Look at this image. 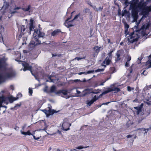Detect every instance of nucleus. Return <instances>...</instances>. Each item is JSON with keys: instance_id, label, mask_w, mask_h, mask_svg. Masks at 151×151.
Instances as JSON below:
<instances>
[{"instance_id": "obj_29", "label": "nucleus", "mask_w": 151, "mask_h": 151, "mask_svg": "<svg viewBox=\"0 0 151 151\" xmlns=\"http://www.w3.org/2000/svg\"><path fill=\"white\" fill-rule=\"evenodd\" d=\"M89 147V146L84 147L82 146H79L78 147H76V148L78 149H82L86 148Z\"/></svg>"}, {"instance_id": "obj_37", "label": "nucleus", "mask_w": 151, "mask_h": 151, "mask_svg": "<svg viewBox=\"0 0 151 151\" xmlns=\"http://www.w3.org/2000/svg\"><path fill=\"white\" fill-rule=\"evenodd\" d=\"M21 59V58H20V57L18 58H17L15 59V60L18 62H19V63L20 64H21V63H22V61H21V60H19Z\"/></svg>"}, {"instance_id": "obj_33", "label": "nucleus", "mask_w": 151, "mask_h": 151, "mask_svg": "<svg viewBox=\"0 0 151 151\" xmlns=\"http://www.w3.org/2000/svg\"><path fill=\"white\" fill-rule=\"evenodd\" d=\"M110 70L112 73H114L115 72V68L114 67H111Z\"/></svg>"}, {"instance_id": "obj_8", "label": "nucleus", "mask_w": 151, "mask_h": 151, "mask_svg": "<svg viewBox=\"0 0 151 151\" xmlns=\"http://www.w3.org/2000/svg\"><path fill=\"white\" fill-rule=\"evenodd\" d=\"M71 125V124L64 120L62 125V128L64 130L66 131L70 129L69 127Z\"/></svg>"}, {"instance_id": "obj_55", "label": "nucleus", "mask_w": 151, "mask_h": 151, "mask_svg": "<svg viewBox=\"0 0 151 151\" xmlns=\"http://www.w3.org/2000/svg\"><path fill=\"white\" fill-rule=\"evenodd\" d=\"M132 137V136L130 135H128L127 136V138H129Z\"/></svg>"}, {"instance_id": "obj_40", "label": "nucleus", "mask_w": 151, "mask_h": 151, "mask_svg": "<svg viewBox=\"0 0 151 151\" xmlns=\"http://www.w3.org/2000/svg\"><path fill=\"white\" fill-rule=\"evenodd\" d=\"M113 52V50H110L109 53H108V55L109 58H111L112 54Z\"/></svg>"}, {"instance_id": "obj_50", "label": "nucleus", "mask_w": 151, "mask_h": 151, "mask_svg": "<svg viewBox=\"0 0 151 151\" xmlns=\"http://www.w3.org/2000/svg\"><path fill=\"white\" fill-rule=\"evenodd\" d=\"M32 135L33 136V138H34V139H36V140H38V139H39V138H38H38H36L34 136V135H33V134H32Z\"/></svg>"}, {"instance_id": "obj_56", "label": "nucleus", "mask_w": 151, "mask_h": 151, "mask_svg": "<svg viewBox=\"0 0 151 151\" xmlns=\"http://www.w3.org/2000/svg\"><path fill=\"white\" fill-rule=\"evenodd\" d=\"M52 57L56 56H57V55H57V54H52Z\"/></svg>"}, {"instance_id": "obj_63", "label": "nucleus", "mask_w": 151, "mask_h": 151, "mask_svg": "<svg viewBox=\"0 0 151 151\" xmlns=\"http://www.w3.org/2000/svg\"><path fill=\"white\" fill-rule=\"evenodd\" d=\"M149 59H150V60H151V55H149Z\"/></svg>"}, {"instance_id": "obj_54", "label": "nucleus", "mask_w": 151, "mask_h": 151, "mask_svg": "<svg viewBox=\"0 0 151 151\" xmlns=\"http://www.w3.org/2000/svg\"><path fill=\"white\" fill-rule=\"evenodd\" d=\"M107 41H108V43H111V44H112V43H111V42H110V39H107Z\"/></svg>"}, {"instance_id": "obj_26", "label": "nucleus", "mask_w": 151, "mask_h": 151, "mask_svg": "<svg viewBox=\"0 0 151 151\" xmlns=\"http://www.w3.org/2000/svg\"><path fill=\"white\" fill-rule=\"evenodd\" d=\"M18 99V97L15 98V97H12L10 98L9 99V101L10 102H12L13 101H16Z\"/></svg>"}, {"instance_id": "obj_6", "label": "nucleus", "mask_w": 151, "mask_h": 151, "mask_svg": "<svg viewBox=\"0 0 151 151\" xmlns=\"http://www.w3.org/2000/svg\"><path fill=\"white\" fill-rule=\"evenodd\" d=\"M87 12H90V13H91L89 9L88 8L85 9L83 10V13H79L78 14L76 15L74 17L73 19H78V17H80V20H81V21L83 20V16L85 15L87 13Z\"/></svg>"}, {"instance_id": "obj_30", "label": "nucleus", "mask_w": 151, "mask_h": 151, "mask_svg": "<svg viewBox=\"0 0 151 151\" xmlns=\"http://www.w3.org/2000/svg\"><path fill=\"white\" fill-rule=\"evenodd\" d=\"M9 6V3L7 2H5L4 4V8L6 9H8Z\"/></svg>"}, {"instance_id": "obj_16", "label": "nucleus", "mask_w": 151, "mask_h": 151, "mask_svg": "<svg viewBox=\"0 0 151 151\" xmlns=\"http://www.w3.org/2000/svg\"><path fill=\"white\" fill-rule=\"evenodd\" d=\"M119 51H118L116 54V58L115 59V61L116 62L119 61L121 60V58H120L121 55L119 53Z\"/></svg>"}, {"instance_id": "obj_27", "label": "nucleus", "mask_w": 151, "mask_h": 151, "mask_svg": "<svg viewBox=\"0 0 151 151\" xmlns=\"http://www.w3.org/2000/svg\"><path fill=\"white\" fill-rule=\"evenodd\" d=\"M41 111L43 112L46 114L47 116H49V109L48 110H47L45 109L42 110Z\"/></svg>"}, {"instance_id": "obj_24", "label": "nucleus", "mask_w": 151, "mask_h": 151, "mask_svg": "<svg viewBox=\"0 0 151 151\" xmlns=\"http://www.w3.org/2000/svg\"><path fill=\"white\" fill-rule=\"evenodd\" d=\"M139 0H132V4L134 6L133 7H136V6L138 3Z\"/></svg>"}, {"instance_id": "obj_17", "label": "nucleus", "mask_w": 151, "mask_h": 151, "mask_svg": "<svg viewBox=\"0 0 151 151\" xmlns=\"http://www.w3.org/2000/svg\"><path fill=\"white\" fill-rule=\"evenodd\" d=\"M135 109H136L137 110V111H136L137 114L138 115L139 113L142 111V106H137L134 107Z\"/></svg>"}, {"instance_id": "obj_25", "label": "nucleus", "mask_w": 151, "mask_h": 151, "mask_svg": "<svg viewBox=\"0 0 151 151\" xmlns=\"http://www.w3.org/2000/svg\"><path fill=\"white\" fill-rule=\"evenodd\" d=\"M4 76L1 74H0V84L4 82Z\"/></svg>"}, {"instance_id": "obj_47", "label": "nucleus", "mask_w": 151, "mask_h": 151, "mask_svg": "<svg viewBox=\"0 0 151 151\" xmlns=\"http://www.w3.org/2000/svg\"><path fill=\"white\" fill-rule=\"evenodd\" d=\"M19 97H21L22 96V95L20 93H19L17 95Z\"/></svg>"}, {"instance_id": "obj_5", "label": "nucleus", "mask_w": 151, "mask_h": 151, "mask_svg": "<svg viewBox=\"0 0 151 151\" xmlns=\"http://www.w3.org/2000/svg\"><path fill=\"white\" fill-rule=\"evenodd\" d=\"M128 29H125V34H126V36H127V35H129V36H127V40L129 42L131 43H133L135 41H137V39L135 38V36H134V32L131 33L130 34H129V32L128 30Z\"/></svg>"}, {"instance_id": "obj_10", "label": "nucleus", "mask_w": 151, "mask_h": 151, "mask_svg": "<svg viewBox=\"0 0 151 151\" xmlns=\"http://www.w3.org/2000/svg\"><path fill=\"white\" fill-rule=\"evenodd\" d=\"M15 73L13 72H9L6 73H5V75L3 76L5 78H9L15 76Z\"/></svg>"}, {"instance_id": "obj_38", "label": "nucleus", "mask_w": 151, "mask_h": 151, "mask_svg": "<svg viewBox=\"0 0 151 151\" xmlns=\"http://www.w3.org/2000/svg\"><path fill=\"white\" fill-rule=\"evenodd\" d=\"M33 93V91L32 88H29V93L30 96H31Z\"/></svg>"}, {"instance_id": "obj_23", "label": "nucleus", "mask_w": 151, "mask_h": 151, "mask_svg": "<svg viewBox=\"0 0 151 151\" xmlns=\"http://www.w3.org/2000/svg\"><path fill=\"white\" fill-rule=\"evenodd\" d=\"M24 34V33H18L16 36V38L17 39L19 40L22 37V35Z\"/></svg>"}, {"instance_id": "obj_32", "label": "nucleus", "mask_w": 151, "mask_h": 151, "mask_svg": "<svg viewBox=\"0 0 151 151\" xmlns=\"http://www.w3.org/2000/svg\"><path fill=\"white\" fill-rule=\"evenodd\" d=\"M125 59L127 60V61H130L131 59V57L130 55H127Z\"/></svg>"}, {"instance_id": "obj_15", "label": "nucleus", "mask_w": 151, "mask_h": 151, "mask_svg": "<svg viewBox=\"0 0 151 151\" xmlns=\"http://www.w3.org/2000/svg\"><path fill=\"white\" fill-rule=\"evenodd\" d=\"M61 32V30L59 29L55 30L51 33V35L53 36L58 35L59 33Z\"/></svg>"}, {"instance_id": "obj_57", "label": "nucleus", "mask_w": 151, "mask_h": 151, "mask_svg": "<svg viewBox=\"0 0 151 151\" xmlns=\"http://www.w3.org/2000/svg\"><path fill=\"white\" fill-rule=\"evenodd\" d=\"M14 129H15L17 130L18 129H19V127L17 126H16V127L14 128Z\"/></svg>"}, {"instance_id": "obj_58", "label": "nucleus", "mask_w": 151, "mask_h": 151, "mask_svg": "<svg viewBox=\"0 0 151 151\" xmlns=\"http://www.w3.org/2000/svg\"><path fill=\"white\" fill-rule=\"evenodd\" d=\"M17 12H16V11H13V12H12L11 13V14H14V13H17Z\"/></svg>"}, {"instance_id": "obj_18", "label": "nucleus", "mask_w": 151, "mask_h": 151, "mask_svg": "<svg viewBox=\"0 0 151 151\" xmlns=\"http://www.w3.org/2000/svg\"><path fill=\"white\" fill-rule=\"evenodd\" d=\"M21 133L25 135H31L32 134L30 132L29 130L27 132H24L22 131V130L20 131Z\"/></svg>"}, {"instance_id": "obj_42", "label": "nucleus", "mask_w": 151, "mask_h": 151, "mask_svg": "<svg viewBox=\"0 0 151 151\" xmlns=\"http://www.w3.org/2000/svg\"><path fill=\"white\" fill-rule=\"evenodd\" d=\"M133 65H134L133 64L131 66V67H130V68H129V72L130 73H132V71H133L132 68V66Z\"/></svg>"}, {"instance_id": "obj_28", "label": "nucleus", "mask_w": 151, "mask_h": 151, "mask_svg": "<svg viewBox=\"0 0 151 151\" xmlns=\"http://www.w3.org/2000/svg\"><path fill=\"white\" fill-rule=\"evenodd\" d=\"M35 28V26L33 25H29V30L30 32L32 31H33V29Z\"/></svg>"}, {"instance_id": "obj_3", "label": "nucleus", "mask_w": 151, "mask_h": 151, "mask_svg": "<svg viewBox=\"0 0 151 151\" xmlns=\"http://www.w3.org/2000/svg\"><path fill=\"white\" fill-rule=\"evenodd\" d=\"M120 91L119 88L117 87H114L113 88H111L110 87L108 88L107 89L103 91L101 94L99 96H95L92 99L93 101L95 102L96 100H98L99 98L101 97V96L104 94H106L110 92L116 91L117 92H118Z\"/></svg>"}, {"instance_id": "obj_62", "label": "nucleus", "mask_w": 151, "mask_h": 151, "mask_svg": "<svg viewBox=\"0 0 151 151\" xmlns=\"http://www.w3.org/2000/svg\"><path fill=\"white\" fill-rule=\"evenodd\" d=\"M145 70H144L143 71V72H142V73H141V74H143L144 75V72H145Z\"/></svg>"}, {"instance_id": "obj_46", "label": "nucleus", "mask_w": 151, "mask_h": 151, "mask_svg": "<svg viewBox=\"0 0 151 151\" xmlns=\"http://www.w3.org/2000/svg\"><path fill=\"white\" fill-rule=\"evenodd\" d=\"M124 4L126 5L127 6L129 4L128 0H125L124 2Z\"/></svg>"}, {"instance_id": "obj_41", "label": "nucleus", "mask_w": 151, "mask_h": 151, "mask_svg": "<svg viewBox=\"0 0 151 151\" xmlns=\"http://www.w3.org/2000/svg\"><path fill=\"white\" fill-rule=\"evenodd\" d=\"M34 20L32 19H31L30 20V23H29V25H33Z\"/></svg>"}, {"instance_id": "obj_59", "label": "nucleus", "mask_w": 151, "mask_h": 151, "mask_svg": "<svg viewBox=\"0 0 151 151\" xmlns=\"http://www.w3.org/2000/svg\"><path fill=\"white\" fill-rule=\"evenodd\" d=\"M77 93L78 94H80L81 93V92L80 91H79L77 90Z\"/></svg>"}, {"instance_id": "obj_34", "label": "nucleus", "mask_w": 151, "mask_h": 151, "mask_svg": "<svg viewBox=\"0 0 151 151\" xmlns=\"http://www.w3.org/2000/svg\"><path fill=\"white\" fill-rule=\"evenodd\" d=\"M104 70V69H98L97 70H95V72H100L101 71H103Z\"/></svg>"}, {"instance_id": "obj_44", "label": "nucleus", "mask_w": 151, "mask_h": 151, "mask_svg": "<svg viewBox=\"0 0 151 151\" xmlns=\"http://www.w3.org/2000/svg\"><path fill=\"white\" fill-rule=\"evenodd\" d=\"M83 58H80V57H76L75 58V60H81L83 59Z\"/></svg>"}, {"instance_id": "obj_4", "label": "nucleus", "mask_w": 151, "mask_h": 151, "mask_svg": "<svg viewBox=\"0 0 151 151\" xmlns=\"http://www.w3.org/2000/svg\"><path fill=\"white\" fill-rule=\"evenodd\" d=\"M56 87L55 86H52L50 88V92L51 93L55 92L57 94L59 95H61L62 94L63 95L66 96L68 95V91L66 89H62L59 90L56 92L55 91L56 90Z\"/></svg>"}, {"instance_id": "obj_39", "label": "nucleus", "mask_w": 151, "mask_h": 151, "mask_svg": "<svg viewBox=\"0 0 151 151\" xmlns=\"http://www.w3.org/2000/svg\"><path fill=\"white\" fill-rule=\"evenodd\" d=\"M125 29H128L129 27V25L127 23H125L124 24Z\"/></svg>"}, {"instance_id": "obj_52", "label": "nucleus", "mask_w": 151, "mask_h": 151, "mask_svg": "<svg viewBox=\"0 0 151 151\" xmlns=\"http://www.w3.org/2000/svg\"><path fill=\"white\" fill-rule=\"evenodd\" d=\"M20 106H21V104H16V105L15 106V107H17V106L20 107Z\"/></svg>"}, {"instance_id": "obj_43", "label": "nucleus", "mask_w": 151, "mask_h": 151, "mask_svg": "<svg viewBox=\"0 0 151 151\" xmlns=\"http://www.w3.org/2000/svg\"><path fill=\"white\" fill-rule=\"evenodd\" d=\"M0 99H1V100H2V101L3 102L4 101H5V97L4 96H2L1 97H0Z\"/></svg>"}, {"instance_id": "obj_64", "label": "nucleus", "mask_w": 151, "mask_h": 151, "mask_svg": "<svg viewBox=\"0 0 151 151\" xmlns=\"http://www.w3.org/2000/svg\"><path fill=\"white\" fill-rule=\"evenodd\" d=\"M61 54H59L57 56L58 57H60L61 56Z\"/></svg>"}, {"instance_id": "obj_60", "label": "nucleus", "mask_w": 151, "mask_h": 151, "mask_svg": "<svg viewBox=\"0 0 151 151\" xmlns=\"http://www.w3.org/2000/svg\"><path fill=\"white\" fill-rule=\"evenodd\" d=\"M10 87L11 89H12L13 90H14V87L13 86H11Z\"/></svg>"}, {"instance_id": "obj_11", "label": "nucleus", "mask_w": 151, "mask_h": 151, "mask_svg": "<svg viewBox=\"0 0 151 151\" xmlns=\"http://www.w3.org/2000/svg\"><path fill=\"white\" fill-rule=\"evenodd\" d=\"M70 18H68L65 20V25L68 27H72L74 25L73 24H72L71 23L73 22L74 19H73L72 20L69 21Z\"/></svg>"}, {"instance_id": "obj_31", "label": "nucleus", "mask_w": 151, "mask_h": 151, "mask_svg": "<svg viewBox=\"0 0 151 151\" xmlns=\"http://www.w3.org/2000/svg\"><path fill=\"white\" fill-rule=\"evenodd\" d=\"M149 64V65H148V68H151V60L150 59H149L146 62V64L147 65Z\"/></svg>"}, {"instance_id": "obj_19", "label": "nucleus", "mask_w": 151, "mask_h": 151, "mask_svg": "<svg viewBox=\"0 0 151 151\" xmlns=\"http://www.w3.org/2000/svg\"><path fill=\"white\" fill-rule=\"evenodd\" d=\"M49 109V116L55 113H56V111L54 109H51L50 107H48Z\"/></svg>"}, {"instance_id": "obj_48", "label": "nucleus", "mask_w": 151, "mask_h": 151, "mask_svg": "<svg viewBox=\"0 0 151 151\" xmlns=\"http://www.w3.org/2000/svg\"><path fill=\"white\" fill-rule=\"evenodd\" d=\"M103 9V6H100L98 9V10L99 11H101Z\"/></svg>"}, {"instance_id": "obj_1", "label": "nucleus", "mask_w": 151, "mask_h": 151, "mask_svg": "<svg viewBox=\"0 0 151 151\" xmlns=\"http://www.w3.org/2000/svg\"><path fill=\"white\" fill-rule=\"evenodd\" d=\"M147 4L146 2L141 1L137 4L136 7H133L132 10V16L134 20H136L138 18L139 12L137 8L142 10L144 16L148 15L149 12L151 11V6H147Z\"/></svg>"}, {"instance_id": "obj_45", "label": "nucleus", "mask_w": 151, "mask_h": 151, "mask_svg": "<svg viewBox=\"0 0 151 151\" xmlns=\"http://www.w3.org/2000/svg\"><path fill=\"white\" fill-rule=\"evenodd\" d=\"M127 89L128 91H131L132 90V88L129 86L127 87Z\"/></svg>"}, {"instance_id": "obj_20", "label": "nucleus", "mask_w": 151, "mask_h": 151, "mask_svg": "<svg viewBox=\"0 0 151 151\" xmlns=\"http://www.w3.org/2000/svg\"><path fill=\"white\" fill-rule=\"evenodd\" d=\"M26 29L24 25H22L20 26L19 28V30L20 29L21 30V32L22 33H24L23 32Z\"/></svg>"}, {"instance_id": "obj_9", "label": "nucleus", "mask_w": 151, "mask_h": 151, "mask_svg": "<svg viewBox=\"0 0 151 151\" xmlns=\"http://www.w3.org/2000/svg\"><path fill=\"white\" fill-rule=\"evenodd\" d=\"M31 8V6L30 5H29L27 7V8H25L24 7H16L14 9V10H19V9H22L24 12H26L28 11L29 12H30V9Z\"/></svg>"}, {"instance_id": "obj_2", "label": "nucleus", "mask_w": 151, "mask_h": 151, "mask_svg": "<svg viewBox=\"0 0 151 151\" xmlns=\"http://www.w3.org/2000/svg\"><path fill=\"white\" fill-rule=\"evenodd\" d=\"M34 32L33 34V38L29 45V46L30 47H34L36 45L40 44L41 42L39 40L40 37H43L45 35V34L42 32L37 29H35Z\"/></svg>"}, {"instance_id": "obj_36", "label": "nucleus", "mask_w": 151, "mask_h": 151, "mask_svg": "<svg viewBox=\"0 0 151 151\" xmlns=\"http://www.w3.org/2000/svg\"><path fill=\"white\" fill-rule=\"evenodd\" d=\"M130 61H127L125 65V67H128L129 66Z\"/></svg>"}, {"instance_id": "obj_51", "label": "nucleus", "mask_w": 151, "mask_h": 151, "mask_svg": "<svg viewBox=\"0 0 151 151\" xmlns=\"http://www.w3.org/2000/svg\"><path fill=\"white\" fill-rule=\"evenodd\" d=\"M93 8L94 9V10L95 11H97V12L98 11L97 10V9L96 8V6H93Z\"/></svg>"}, {"instance_id": "obj_21", "label": "nucleus", "mask_w": 151, "mask_h": 151, "mask_svg": "<svg viewBox=\"0 0 151 151\" xmlns=\"http://www.w3.org/2000/svg\"><path fill=\"white\" fill-rule=\"evenodd\" d=\"M100 48L101 47H99L98 46L95 47L93 48V49L94 50L95 53L98 54L100 51Z\"/></svg>"}, {"instance_id": "obj_13", "label": "nucleus", "mask_w": 151, "mask_h": 151, "mask_svg": "<svg viewBox=\"0 0 151 151\" xmlns=\"http://www.w3.org/2000/svg\"><path fill=\"white\" fill-rule=\"evenodd\" d=\"M111 58H110L107 57L103 61V63L104 64H106V65H109L111 62Z\"/></svg>"}, {"instance_id": "obj_12", "label": "nucleus", "mask_w": 151, "mask_h": 151, "mask_svg": "<svg viewBox=\"0 0 151 151\" xmlns=\"http://www.w3.org/2000/svg\"><path fill=\"white\" fill-rule=\"evenodd\" d=\"M6 63L3 59H0V70L5 68Z\"/></svg>"}, {"instance_id": "obj_7", "label": "nucleus", "mask_w": 151, "mask_h": 151, "mask_svg": "<svg viewBox=\"0 0 151 151\" xmlns=\"http://www.w3.org/2000/svg\"><path fill=\"white\" fill-rule=\"evenodd\" d=\"M21 64L22 65V66L24 67L23 70L24 71H25L27 70H29L32 74H33L32 70V67L29 66V63L23 61L22 63H21Z\"/></svg>"}, {"instance_id": "obj_35", "label": "nucleus", "mask_w": 151, "mask_h": 151, "mask_svg": "<svg viewBox=\"0 0 151 151\" xmlns=\"http://www.w3.org/2000/svg\"><path fill=\"white\" fill-rule=\"evenodd\" d=\"M94 102V101H93V100L92 99L91 100H90L87 103V104L89 106H90Z\"/></svg>"}, {"instance_id": "obj_22", "label": "nucleus", "mask_w": 151, "mask_h": 151, "mask_svg": "<svg viewBox=\"0 0 151 151\" xmlns=\"http://www.w3.org/2000/svg\"><path fill=\"white\" fill-rule=\"evenodd\" d=\"M94 70H89L86 73L85 72H81L79 73L78 74L80 75H81L82 74H85V75L92 73L93 72Z\"/></svg>"}, {"instance_id": "obj_14", "label": "nucleus", "mask_w": 151, "mask_h": 151, "mask_svg": "<svg viewBox=\"0 0 151 151\" xmlns=\"http://www.w3.org/2000/svg\"><path fill=\"white\" fill-rule=\"evenodd\" d=\"M90 90L88 89H85L82 93L81 94L80 96L81 97H83L89 94Z\"/></svg>"}, {"instance_id": "obj_49", "label": "nucleus", "mask_w": 151, "mask_h": 151, "mask_svg": "<svg viewBox=\"0 0 151 151\" xmlns=\"http://www.w3.org/2000/svg\"><path fill=\"white\" fill-rule=\"evenodd\" d=\"M48 79L50 80V82H53V79H52L51 77H49V78H48Z\"/></svg>"}, {"instance_id": "obj_53", "label": "nucleus", "mask_w": 151, "mask_h": 151, "mask_svg": "<svg viewBox=\"0 0 151 151\" xmlns=\"http://www.w3.org/2000/svg\"><path fill=\"white\" fill-rule=\"evenodd\" d=\"M138 59L139 60V61H138V64H139L141 63V61L142 60V59H139V58H138Z\"/></svg>"}, {"instance_id": "obj_61", "label": "nucleus", "mask_w": 151, "mask_h": 151, "mask_svg": "<svg viewBox=\"0 0 151 151\" xmlns=\"http://www.w3.org/2000/svg\"><path fill=\"white\" fill-rule=\"evenodd\" d=\"M123 44V42H121L120 43V45H122Z\"/></svg>"}]
</instances>
